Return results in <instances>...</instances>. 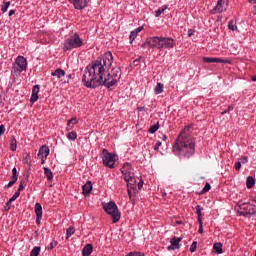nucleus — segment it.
I'll return each instance as SVG.
<instances>
[{"label": "nucleus", "mask_w": 256, "mask_h": 256, "mask_svg": "<svg viewBox=\"0 0 256 256\" xmlns=\"http://www.w3.org/2000/svg\"><path fill=\"white\" fill-rule=\"evenodd\" d=\"M162 140L167 141V135H163Z\"/></svg>", "instance_id": "61"}, {"label": "nucleus", "mask_w": 256, "mask_h": 256, "mask_svg": "<svg viewBox=\"0 0 256 256\" xmlns=\"http://www.w3.org/2000/svg\"><path fill=\"white\" fill-rule=\"evenodd\" d=\"M163 89H165V85H163L161 82H158L154 89L155 95H161V93H163Z\"/></svg>", "instance_id": "23"}, {"label": "nucleus", "mask_w": 256, "mask_h": 256, "mask_svg": "<svg viewBox=\"0 0 256 256\" xmlns=\"http://www.w3.org/2000/svg\"><path fill=\"white\" fill-rule=\"evenodd\" d=\"M74 233H75V228L73 226H70L66 230V239H69L71 237V235H73Z\"/></svg>", "instance_id": "34"}, {"label": "nucleus", "mask_w": 256, "mask_h": 256, "mask_svg": "<svg viewBox=\"0 0 256 256\" xmlns=\"http://www.w3.org/2000/svg\"><path fill=\"white\" fill-rule=\"evenodd\" d=\"M73 129V125H69V122L67 123L66 131H71Z\"/></svg>", "instance_id": "58"}, {"label": "nucleus", "mask_w": 256, "mask_h": 256, "mask_svg": "<svg viewBox=\"0 0 256 256\" xmlns=\"http://www.w3.org/2000/svg\"><path fill=\"white\" fill-rule=\"evenodd\" d=\"M228 29H230V31H237V23L234 20H231L228 23Z\"/></svg>", "instance_id": "32"}, {"label": "nucleus", "mask_w": 256, "mask_h": 256, "mask_svg": "<svg viewBox=\"0 0 256 256\" xmlns=\"http://www.w3.org/2000/svg\"><path fill=\"white\" fill-rule=\"evenodd\" d=\"M204 63H229V59H223V58H211V57H204L203 58Z\"/></svg>", "instance_id": "15"}, {"label": "nucleus", "mask_w": 256, "mask_h": 256, "mask_svg": "<svg viewBox=\"0 0 256 256\" xmlns=\"http://www.w3.org/2000/svg\"><path fill=\"white\" fill-rule=\"evenodd\" d=\"M68 125H77V118H71L70 120H68Z\"/></svg>", "instance_id": "42"}, {"label": "nucleus", "mask_w": 256, "mask_h": 256, "mask_svg": "<svg viewBox=\"0 0 256 256\" xmlns=\"http://www.w3.org/2000/svg\"><path fill=\"white\" fill-rule=\"evenodd\" d=\"M113 65V53L106 52L103 56L99 57L89 64L82 77V83L87 89H97V87H106L111 89L121 81V68Z\"/></svg>", "instance_id": "1"}, {"label": "nucleus", "mask_w": 256, "mask_h": 256, "mask_svg": "<svg viewBox=\"0 0 256 256\" xmlns=\"http://www.w3.org/2000/svg\"><path fill=\"white\" fill-rule=\"evenodd\" d=\"M198 223H199L198 233H200V235H202V233H203V220H198Z\"/></svg>", "instance_id": "39"}, {"label": "nucleus", "mask_w": 256, "mask_h": 256, "mask_svg": "<svg viewBox=\"0 0 256 256\" xmlns=\"http://www.w3.org/2000/svg\"><path fill=\"white\" fill-rule=\"evenodd\" d=\"M101 159L104 167L109 169H115V156L107 149H103L101 153Z\"/></svg>", "instance_id": "8"}, {"label": "nucleus", "mask_w": 256, "mask_h": 256, "mask_svg": "<svg viewBox=\"0 0 256 256\" xmlns=\"http://www.w3.org/2000/svg\"><path fill=\"white\" fill-rule=\"evenodd\" d=\"M49 153V147L47 145H44L39 149L37 157H49Z\"/></svg>", "instance_id": "17"}, {"label": "nucleus", "mask_w": 256, "mask_h": 256, "mask_svg": "<svg viewBox=\"0 0 256 256\" xmlns=\"http://www.w3.org/2000/svg\"><path fill=\"white\" fill-rule=\"evenodd\" d=\"M9 7H11V2H9V1L3 2L2 7H1L2 13H7V10L9 9Z\"/></svg>", "instance_id": "31"}, {"label": "nucleus", "mask_w": 256, "mask_h": 256, "mask_svg": "<svg viewBox=\"0 0 256 256\" xmlns=\"http://www.w3.org/2000/svg\"><path fill=\"white\" fill-rule=\"evenodd\" d=\"M5 134V125H0V137Z\"/></svg>", "instance_id": "49"}, {"label": "nucleus", "mask_w": 256, "mask_h": 256, "mask_svg": "<svg viewBox=\"0 0 256 256\" xmlns=\"http://www.w3.org/2000/svg\"><path fill=\"white\" fill-rule=\"evenodd\" d=\"M14 13H15V10H10V11H9V14H8L9 17H13V14H14Z\"/></svg>", "instance_id": "59"}, {"label": "nucleus", "mask_w": 256, "mask_h": 256, "mask_svg": "<svg viewBox=\"0 0 256 256\" xmlns=\"http://www.w3.org/2000/svg\"><path fill=\"white\" fill-rule=\"evenodd\" d=\"M181 241H183L182 237H173L170 241L171 245L167 247L168 251H175L176 249H181V245H179Z\"/></svg>", "instance_id": "10"}, {"label": "nucleus", "mask_w": 256, "mask_h": 256, "mask_svg": "<svg viewBox=\"0 0 256 256\" xmlns=\"http://www.w3.org/2000/svg\"><path fill=\"white\" fill-rule=\"evenodd\" d=\"M195 211L197 214L198 221H203V213H201V211H202L201 206H199V205L195 206Z\"/></svg>", "instance_id": "26"}, {"label": "nucleus", "mask_w": 256, "mask_h": 256, "mask_svg": "<svg viewBox=\"0 0 256 256\" xmlns=\"http://www.w3.org/2000/svg\"><path fill=\"white\" fill-rule=\"evenodd\" d=\"M143 179H140L139 183H138V189H143Z\"/></svg>", "instance_id": "54"}, {"label": "nucleus", "mask_w": 256, "mask_h": 256, "mask_svg": "<svg viewBox=\"0 0 256 256\" xmlns=\"http://www.w3.org/2000/svg\"><path fill=\"white\" fill-rule=\"evenodd\" d=\"M197 251V241H194L190 246V252L195 253Z\"/></svg>", "instance_id": "38"}, {"label": "nucleus", "mask_w": 256, "mask_h": 256, "mask_svg": "<svg viewBox=\"0 0 256 256\" xmlns=\"http://www.w3.org/2000/svg\"><path fill=\"white\" fill-rule=\"evenodd\" d=\"M139 63H141V59H135L133 61V65H135V66L139 65Z\"/></svg>", "instance_id": "56"}, {"label": "nucleus", "mask_w": 256, "mask_h": 256, "mask_svg": "<svg viewBox=\"0 0 256 256\" xmlns=\"http://www.w3.org/2000/svg\"><path fill=\"white\" fill-rule=\"evenodd\" d=\"M225 8L223 7V0H218L216 6L210 11L211 15H217L223 13Z\"/></svg>", "instance_id": "14"}, {"label": "nucleus", "mask_w": 256, "mask_h": 256, "mask_svg": "<svg viewBox=\"0 0 256 256\" xmlns=\"http://www.w3.org/2000/svg\"><path fill=\"white\" fill-rule=\"evenodd\" d=\"M66 77H67V80H65L64 83H69L70 79L73 78V75L69 74Z\"/></svg>", "instance_id": "55"}, {"label": "nucleus", "mask_w": 256, "mask_h": 256, "mask_svg": "<svg viewBox=\"0 0 256 256\" xmlns=\"http://www.w3.org/2000/svg\"><path fill=\"white\" fill-rule=\"evenodd\" d=\"M68 141H76L77 140V132L72 131L67 134Z\"/></svg>", "instance_id": "29"}, {"label": "nucleus", "mask_w": 256, "mask_h": 256, "mask_svg": "<svg viewBox=\"0 0 256 256\" xmlns=\"http://www.w3.org/2000/svg\"><path fill=\"white\" fill-rule=\"evenodd\" d=\"M252 81H256V76H252Z\"/></svg>", "instance_id": "64"}, {"label": "nucleus", "mask_w": 256, "mask_h": 256, "mask_svg": "<svg viewBox=\"0 0 256 256\" xmlns=\"http://www.w3.org/2000/svg\"><path fill=\"white\" fill-rule=\"evenodd\" d=\"M79 47H83V40H81V37L77 33L71 34L66 40H64L63 51L65 53L73 49H79Z\"/></svg>", "instance_id": "3"}, {"label": "nucleus", "mask_w": 256, "mask_h": 256, "mask_svg": "<svg viewBox=\"0 0 256 256\" xmlns=\"http://www.w3.org/2000/svg\"><path fill=\"white\" fill-rule=\"evenodd\" d=\"M211 190V184H209V183H206L205 184V186H204V188H203V193H207L208 191H210Z\"/></svg>", "instance_id": "40"}, {"label": "nucleus", "mask_w": 256, "mask_h": 256, "mask_svg": "<svg viewBox=\"0 0 256 256\" xmlns=\"http://www.w3.org/2000/svg\"><path fill=\"white\" fill-rule=\"evenodd\" d=\"M12 176H14V177H19V175L17 174V168H16V167H14V168L12 169Z\"/></svg>", "instance_id": "51"}, {"label": "nucleus", "mask_w": 256, "mask_h": 256, "mask_svg": "<svg viewBox=\"0 0 256 256\" xmlns=\"http://www.w3.org/2000/svg\"><path fill=\"white\" fill-rule=\"evenodd\" d=\"M161 145H162L161 141H157L154 146V151H159V147H161Z\"/></svg>", "instance_id": "45"}, {"label": "nucleus", "mask_w": 256, "mask_h": 256, "mask_svg": "<svg viewBox=\"0 0 256 256\" xmlns=\"http://www.w3.org/2000/svg\"><path fill=\"white\" fill-rule=\"evenodd\" d=\"M37 159H41L42 165H45V161H47V157H37Z\"/></svg>", "instance_id": "52"}, {"label": "nucleus", "mask_w": 256, "mask_h": 256, "mask_svg": "<svg viewBox=\"0 0 256 256\" xmlns=\"http://www.w3.org/2000/svg\"><path fill=\"white\" fill-rule=\"evenodd\" d=\"M57 245H59V242H57V240H53L47 247L48 251H53Z\"/></svg>", "instance_id": "35"}, {"label": "nucleus", "mask_w": 256, "mask_h": 256, "mask_svg": "<svg viewBox=\"0 0 256 256\" xmlns=\"http://www.w3.org/2000/svg\"><path fill=\"white\" fill-rule=\"evenodd\" d=\"M103 209L107 215H110L113 223H119V220L121 219V212L114 201L103 204Z\"/></svg>", "instance_id": "5"}, {"label": "nucleus", "mask_w": 256, "mask_h": 256, "mask_svg": "<svg viewBox=\"0 0 256 256\" xmlns=\"http://www.w3.org/2000/svg\"><path fill=\"white\" fill-rule=\"evenodd\" d=\"M195 35V29H189L188 30V37H193Z\"/></svg>", "instance_id": "50"}, {"label": "nucleus", "mask_w": 256, "mask_h": 256, "mask_svg": "<svg viewBox=\"0 0 256 256\" xmlns=\"http://www.w3.org/2000/svg\"><path fill=\"white\" fill-rule=\"evenodd\" d=\"M230 111H233V106L229 105L228 108L221 112V115H226V113H229Z\"/></svg>", "instance_id": "41"}, {"label": "nucleus", "mask_w": 256, "mask_h": 256, "mask_svg": "<svg viewBox=\"0 0 256 256\" xmlns=\"http://www.w3.org/2000/svg\"><path fill=\"white\" fill-rule=\"evenodd\" d=\"M11 203H13V202H11V200L7 201V203H6L5 207H4L5 211H9L11 209Z\"/></svg>", "instance_id": "44"}, {"label": "nucleus", "mask_w": 256, "mask_h": 256, "mask_svg": "<svg viewBox=\"0 0 256 256\" xmlns=\"http://www.w3.org/2000/svg\"><path fill=\"white\" fill-rule=\"evenodd\" d=\"M255 185V178L253 176H249L246 180V187L247 189H252V187Z\"/></svg>", "instance_id": "25"}, {"label": "nucleus", "mask_w": 256, "mask_h": 256, "mask_svg": "<svg viewBox=\"0 0 256 256\" xmlns=\"http://www.w3.org/2000/svg\"><path fill=\"white\" fill-rule=\"evenodd\" d=\"M121 172H122L123 178L129 175H133V173H131V164L125 163L121 168Z\"/></svg>", "instance_id": "18"}, {"label": "nucleus", "mask_w": 256, "mask_h": 256, "mask_svg": "<svg viewBox=\"0 0 256 256\" xmlns=\"http://www.w3.org/2000/svg\"><path fill=\"white\" fill-rule=\"evenodd\" d=\"M142 27H138V28H136L134 31H137V34L139 35V33H140V31H142Z\"/></svg>", "instance_id": "60"}, {"label": "nucleus", "mask_w": 256, "mask_h": 256, "mask_svg": "<svg viewBox=\"0 0 256 256\" xmlns=\"http://www.w3.org/2000/svg\"><path fill=\"white\" fill-rule=\"evenodd\" d=\"M162 38L159 36H154L148 38L142 45V49H147V47H150V49H163L162 44Z\"/></svg>", "instance_id": "7"}, {"label": "nucleus", "mask_w": 256, "mask_h": 256, "mask_svg": "<svg viewBox=\"0 0 256 256\" xmlns=\"http://www.w3.org/2000/svg\"><path fill=\"white\" fill-rule=\"evenodd\" d=\"M235 210L242 217H251V215H256V205L249 202H238Z\"/></svg>", "instance_id": "4"}, {"label": "nucleus", "mask_w": 256, "mask_h": 256, "mask_svg": "<svg viewBox=\"0 0 256 256\" xmlns=\"http://www.w3.org/2000/svg\"><path fill=\"white\" fill-rule=\"evenodd\" d=\"M133 188H127V193H128V197L129 199H133V192L131 191Z\"/></svg>", "instance_id": "47"}, {"label": "nucleus", "mask_w": 256, "mask_h": 256, "mask_svg": "<svg viewBox=\"0 0 256 256\" xmlns=\"http://www.w3.org/2000/svg\"><path fill=\"white\" fill-rule=\"evenodd\" d=\"M23 183H25V182H20L19 188L16 192L21 193V191H23V189H25V186L23 185Z\"/></svg>", "instance_id": "48"}, {"label": "nucleus", "mask_w": 256, "mask_h": 256, "mask_svg": "<svg viewBox=\"0 0 256 256\" xmlns=\"http://www.w3.org/2000/svg\"><path fill=\"white\" fill-rule=\"evenodd\" d=\"M252 201L256 203V196L252 197Z\"/></svg>", "instance_id": "62"}, {"label": "nucleus", "mask_w": 256, "mask_h": 256, "mask_svg": "<svg viewBox=\"0 0 256 256\" xmlns=\"http://www.w3.org/2000/svg\"><path fill=\"white\" fill-rule=\"evenodd\" d=\"M240 163H247V156H242Z\"/></svg>", "instance_id": "57"}, {"label": "nucleus", "mask_w": 256, "mask_h": 256, "mask_svg": "<svg viewBox=\"0 0 256 256\" xmlns=\"http://www.w3.org/2000/svg\"><path fill=\"white\" fill-rule=\"evenodd\" d=\"M41 88L40 85H35L32 88V95L30 98L31 103H37L38 99H39V89Z\"/></svg>", "instance_id": "16"}, {"label": "nucleus", "mask_w": 256, "mask_h": 256, "mask_svg": "<svg viewBox=\"0 0 256 256\" xmlns=\"http://www.w3.org/2000/svg\"><path fill=\"white\" fill-rule=\"evenodd\" d=\"M137 30H133L130 32V43H133V41H135V39H137Z\"/></svg>", "instance_id": "36"}, {"label": "nucleus", "mask_w": 256, "mask_h": 256, "mask_svg": "<svg viewBox=\"0 0 256 256\" xmlns=\"http://www.w3.org/2000/svg\"><path fill=\"white\" fill-rule=\"evenodd\" d=\"M165 11H167V5L162 6L161 8H159L156 12H155V17H161V15H163V13H165Z\"/></svg>", "instance_id": "27"}, {"label": "nucleus", "mask_w": 256, "mask_h": 256, "mask_svg": "<svg viewBox=\"0 0 256 256\" xmlns=\"http://www.w3.org/2000/svg\"><path fill=\"white\" fill-rule=\"evenodd\" d=\"M39 253H41V247L35 246V247L31 250L30 256H38Z\"/></svg>", "instance_id": "30"}, {"label": "nucleus", "mask_w": 256, "mask_h": 256, "mask_svg": "<svg viewBox=\"0 0 256 256\" xmlns=\"http://www.w3.org/2000/svg\"><path fill=\"white\" fill-rule=\"evenodd\" d=\"M21 195V193H19V192H15L14 194H13V196L9 199V201H10V203H13V201H17V199H19V196Z\"/></svg>", "instance_id": "37"}, {"label": "nucleus", "mask_w": 256, "mask_h": 256, "mask_svg": "<svg viewBox=\"0 0 256 256\" xmlns=\"http://www.w3.org/2000/svg\"><path fill=\"white\" fill-rule=\"evenodd\" d=\"M44 175L47 178V181H53V171L51 169L44 167Z\"/></svg>", "instance_id": "24"}, {"label": "nucleus", "mask_w": 256, "mask_h": 256, "mask_svg": "<svg viewBox=\"0 0 256 256\" xmlns=\"http://www.w3.org/2000/svg\"><path fill=\"white\" fill-rule=\"evenodd\" d=\"M175 40L171 37H162V49H173Z\"/></svg>", "instance_id": "12"}, {"label": "nucleus", "mask_w": 256, "mask_h": 256, "mask_svg": "<svg viewBox=\"0 0 256 256\" xmlns=\"http://www.w3.org/2000/svg\"><path fill=\"white\" fill-rule=\"evenodd\" d=\"M172 152L180 159H189L195 155V140L189 133V126H186L176 138Z\"/></svg>", "instance_id": "2"}, {"label": "nucleus", "mask_w": 256, "mask_h": 256, "mask_svg": "<svg viewBox=\"0 0 256 256\" xmlns=\"http://www.w3.org/2000/svg\"><path fill=\"white\" fill-rule=\"evenodd\" d=\"M23 71H27V59L24 56H18L12 64V75L19 77Z\"/></svg>", "instance_id": "6"}, {"label": "nucleus", "mask_w": 256, "mask_h": 256, "mask_svg": "<svg viewBox=\"0 0 256 256\" xmlns=\"http://www.w3.org/2000/svg\"><path fill=\"white\" fill-rule=\"evenodd\" d=\"M149 133H151L152 135L157 133V131H159V122H157V124H154L152 126H150V128L148 129Z\"/></svg>", "instance_id": "28"}, {"label": "nucleus", "mask_w": 256, "mask_h": 256, "mask_svg": "<svg viewBox=\"0 0 256 256\" xmlns=\"http://www.w3.org/2000/svg\"><path fill=\"white\" fill-rule=\"evenodd\" d=\"M124 181L127 183L128 189H135V185L137 184V179H135V175L130 174L124 177Z\"/></svg>", "instance_id": "13"}, {"label": "nucleus", "mask_w": 256, "mask_h": 256, "mask_svg": "<svg viewBox=\"0 0 256 256\" xmlns=\"http://www.w3.org/2000/svg\"><path fill=\"white\" fill-rule=\"evenodd\" d=\"M18 179H19V176H11L12 183H17Z\"/></svg>", "instance_id": "53"}, {"label": "nucleus", "mask_w": 256, "mask_h": 256, "mask_svg": "<svg viewBox=\"0 0 256 256\" xmlns=\"http://www.w3.org/2000/svg\"><path fill=\"white\" fill-rule=\"evenodd\" d=\"M234 167L236 171H239L241 169V161H237Z\"/></svg>", "instance_id": "46"}, {"label": "nucleus", "mask_w": 256, "mask_h": 256, "mask_svg": "<svg viewBox=\"0 0 256 256\" xmlns=\"http://www.w3.org/2000/svg\"><path fill=\"white\" fill-rule=\"evenodd\" d=\"M83 195H89L93 191V184L91 181H87L86 184L82 186Z\"/></svg>", "instance_id": "19"}, {"label": "nucleus", "mask_w": 256, "mask_h": 256, "mask_svg": "<svg viewBox=\"0 0 256 256\" xmlns=\"http://www.w3.org/2000/svg\"><path fill=\"white\" fill-rule=\"evenodd\" d=\"M249 3H256V0H248Z\"/></svg>", "instance_id": "63"}, {"label": "nucleus", "mask_w": 256, "mask_h": 256, "mask_svg": "<svg viewBox=\"0 0 256 256\" xmlns=\"http://www.w3.org/2000/svg\"><path fill=\"white\" fill-rule=\"evenodd\" d=\"M71 5H73L74 9L77 11H83L89 5L91 0H68Z\"/></svg>", "instance_id": "9"}, {"label": "nucleus", "mask_w": 256, "mask_h": 256, "mask_svg": "<svg viewBox=\"0 0 256 256\" xmlns=\"http://www.w3.org/2000/svg\"><path fill=\"white\" fill-rule=\"evenodd\" d=\"M213 249L217 255H221V253H223V244L221 242H216L213 245Z\"/></svg>", "instance_id": "21"}, {"label": "nucleus", "mask_w": 256, "mask_h": 256, "mask_svg": "<svg viewBox=\"0 0 256 256\" xmlns=\"http://www.w3.org/2000/svg\"><path fill=\"white\" fill-rule=\"evenodd\" d=\"M10 149H11V151H17V139H15V138L11 139Z\"/></svg>", "instance_id": "33"}, {"label": "nucleus", "mask_w": 256, "mask_h": 256, "mask_svg": "<svg viewBox=\"0 0 256 256\" xmlns=\"http://www.w3.org/2000/svg\"><path fill=\"white\" fill-rule=\"evenodd\" d=\"M52 77H57L58 79H61L62 77H65V72L63 69L58 68L55 71L51 73Z\"/></svg>", "instance_id": "22"}, {"label": "nucleus", "mask_w": 256, "mask_h": 256, "mask_svg": "<svg viewBox=\"0 0 256 256\" xmlns=\"http://www.w3.org/2000/svg\"><path fill=\"white\" fill-rule=\"evenodd\" d=\"M36 224L41 225V219H43V206L41 203L35 204Z\"/></svg>", "instance_id": "11"}, {"label": "nucleus", "mask_w": 256, "mask_h": 256, "mask_svg": "<svg viewBox=\"0 0 256 256\" xmlns=\"http://www.w3.org/2000/svg\"><path fill=\"white\" fill-rule=\"evenodd\" d=\"M93 253V244H86L82 249L83 256H89Z\"/></svg>", "instance_id": "20"}, {"label": "nucleus", "mask_w": 256, "mask_h": 256, "mask_svg": "<svg viewBox=\"0 0 256 256\" xmlns=\"http://www.w3.org/2000/svg\"><path fill=\"white\" fill-rule=\"evenodd\" d=\"M15 184V182L11 181L6 185L4 186V189L7 191V189H11V187H13Z\"/></svg>", "instance_id": "43"}]
</instances>
